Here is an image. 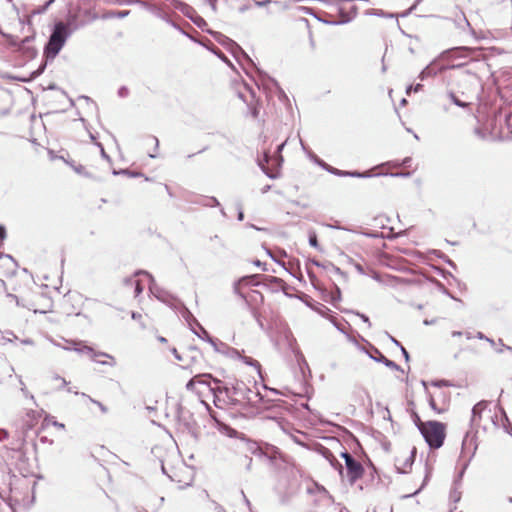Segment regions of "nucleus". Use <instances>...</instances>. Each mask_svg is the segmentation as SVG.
<instances>
[{"mask_svg":"<svg viewBox=\"0 0 512 512\" xmlns=\"http://www.w3.org/2000/svg\"><path fill=\"white\" fill-rule=\"evenodd\" d=\"M8 436H9V433L6 430L0 431V440H5L8 438Z\"/></svg>","mask_w":512,"mask_h":512,"instance_id":"nucleus-22","label":"nucleus"},{"mask_svg":"<svg viewBox=\"0 0 512 512\" xmlns=\"http://www.w3.org/2000/svg\"><path fill=\"white\" fill-rule=\"evenodd\" d=\"M66 38L67 26L63 22L57 23L45 47L46 57L55 58L65 44Z\"/></svg>","mask_w":512,"mask_h":512,"instance_id":"nucleus-5","label":"nucleus"},{"mask_svg":"<svg viewBox=\"0 0 512 512\" xmlns=\"http://www.w3.org/2000/svg\"><path fill=\"white\" fill-rule=\"evenodd\" d=\"M211 2H216V0H210Z\"/></svg>","mask_w":512,"mask_h":512,"instance_id":"nucleus-31","label":"nucleus"},{"mask_svg":"<svg viewBox=\"0 0 512 512\" xmlns=\"http://www.w3.org/2000/svg\"><path fill=\"white\" fill-rule=\"evenodd\" d=\"M429 405L437 414H442L448 410V404L444 403L439 406L433 397L430 398Z\"/></svg>","mask_w":512,"mask_h":512,"instance_id":"nucleus-16","label":"nucleus"},{"mask_svg":"<svg viewBox=\"0 0 512 512\" xmlns=\"http://www.w3.org/2000/svg\"><path fill=\"white\" fill-rule=\"evenodd\" d=\"M62 307L67 315H79L81 312V297L77 294H66L63 298Z\"/></svg>","mask_w":512,"mask_h":512,"instance_id":"nucleus-12","label":"nucleus"},{"mask_svg":"<svg viewBox=\"0 0 512 512\" xmlns=\"http://www.w3.org/2000/svg\"><path fill=\"white\" fill-rule=\"evenodd\" d=\"M486 420H490L491 423L496 426V422L492 416V411L489 409V402L482 400L475 404L472 409L471 423L476 427H483L486 429Z\"/></svg>","mask_w":512,"mask_h":512,"instance_id":"nucleus-6","label":"nucleus"},{"mask_svg":"<svg viewBox=\"0 0 512 512\" xmlns=\"http://www.w3.org/2000/svg\"><path fill=\"white\" fill-rule=\"evenodd\" d=\"M128 286L134 287L135 296H138L143 291V286L140 280L131 278L125 281Z\"/></svg>","mask_w":512,"mask_h":512,"instance_id":"nucleus-15","label":"nucleus"},{"mask_svg":"<svg viewBox=\"0 0 512 512\" xmlns=\"http://www.w3.org/2000/svg\"><path fill=\"white\" fill-rule=\"evenodd\" d=\"M172 480L178 482L181 485H188L189 481L191 480V477H189L187 480H183L179 477L177 472H174L173 475L170 476Z\"/></svg>","mask_w":512,"mask_h":512,"instance_id":"nucleus-17","label":"nucleus"},{"mask_svg":"<svg viewBox=\"0 0 512 512\" xmlns=\"http://www.w3.org/2000/svg\"><path fill=\"white\" fill-rule=\"evenodd\" d=\"M452 336L453 337H462L463 333L462 332H453Z\"/></svg>","mask_w":512,"mask_h":512,"instance_id":"nucleus-24","label":"nucleus"},{"mask_svg":"<svg viewBox=\"0 0 512 512\" xmlns=\"http://www.w3.org/2000/svg\"><path fill=\"white\" fill-rule=\"evenodd\" d=\"M132 318H133V320L139 322V324L142 328H147L152 325V321H151L150 317H148L147 314H143L140 312L133 313Z\"/></svg>","mask_w":512,"mask_h":512,"instance_id":"nucleus-14","label":"nucleus"},{"mask_svg":"<svg viewBox=\"0 0 512 512\" xmlns=\"http://www.w3.org/2000/svg\"><path fill=\"white\" fill-rule=\"evenodd\" d=\"M173 353L175 357L182 362L181 366L183 368H192L195 366L199 360L202 358V353L199 349L191 347L185 349L182 354H178L176 349H173Z\"/></svg>","mask_w":512,"mask_h":512,"instance_id":"nucleus-11","label":"nucleus"},{"mask_svg":"<svg viewBox=\"0 0 512 512\" xmlns=\"http://www.w3.org/2000/svg\"><path fill=\"white\" fill-rule=\"evenodd\" d=\"M303 25H304V27L309 31V25H308V22H307V21H304Z\"/></svg>","mask_w":512,"mask_h":512,"instance_id":"nucleus-27","label":"nucleus"},{"mask_svg":"<svg viewBox=\"0 0 512 512\" xmlns=\"http://www.w3.org/2000/svg\"><path fill=\"white\" fill-rule=\"evenodd\" d=\"M128 14V11H121V12H118V16L120 17H124Z\"/></svg>","mask_w":512,"mask_h":512,"instance_id":"nucleus-25","label":"nucleus"},{"mask_svg":"<svg viewBox=\"0 0 512 512\" xmlns=\"http://www.w3.org/2000/svg\"><path fill=\"white\" fill-rule=\"evenodd\" d=\"M309 243L313 247H317L318 246V240H317V236L315 234L310 236Z\"/></svg>","mask_w":512,"mask_h":512,"instance_id":"nucleus-20","label":"nucleus"},{"mask_svg":"<svg viewBox=\"0 0 512 512\" xmlns=\"http://www.w3.org/2000/svg\"><path fill=\"white\" fill-rule=\"evenodd\" d=\"M6 228L4 225H0V243H2L4 241V239L6 238Z\"/></svg>","mask_w":512,"mask_h":512,"instance_id":"nucleus-19","label":"nucleus"},{"mask_svg":"<svg viewBox=\"0 0 512 512\" xmlns=\"http://www.w3.org/2000/svg\"><path fill=\"white\" fill-rule=\"evenodd\" d=\"M245 362L249 365H252V366H255L256 368H259L260 367V364L258 363V361L250 358V357H245Z\"/></svg>","mask_w":512,"mask_h":512,"instance_id":"nucleus-18","label":"nucleus"},{"mask_svg":"<svg viewBox=\"0 0 512 512\" xmlns=\"http://www.w3.org/2000/svg\"><path fill=\"white\" fill-rule=\"evenodd\" d=\"M252 293H256V294L258 295V297H259L260 301H262V300H263V296H262V294L258 293L257 291H254V290H252Z\"/></svg>","mask_w":512,"mask_h":512,"instance_id":"nucleus-26","label":"nucleus"},{"mask_svg":"<svg viewBox=\"0 0 512 512\" xmlns=\"http://www.w3.org/2000/svg\"><path fill=\"white\" fill-rule=\"evenodd\" d=\"M416 454L415 447H403L397 450L394 456V465L401 473H407L411 470Z\"/></svg>","mask_w":512,"mask_h":512,"instance_id":"nucleus-7","label":"nucleus"},{"mask_svg":"<svg viewBox=\"0 0 512 512\" xmlns=\"http://www.w3.org/2000/svg\"><path fill=\"white\" fill-rule=\"evenodd\" d=\"M52 2H54V0H49L46 6H49Z\"/></svg>","mask_w":512,"mask_h":512,"instance_id":"nucleus-30","label":"nucleus"},{"mask_svg":"<svg viewBox=\"0 0 512 512\" xmlns=\"http://www.w3.org/2000/svg\"><path fill=\"white\" fill-rule=\"evenodd\" d=\"M29 306L35 313H48L52 311L53 300L47 294L38 292L33 294Z\"/></svg>","mask_w":512,"mask_h":512,"instance_id":"nucleus-9","label":"nucleus"},{"mask_svg":"<svg viewBox=\"0 0 512 512\" xmlns=\"http://www.w3.org/2000/svg\"><path fill=\"white\" fill-rule=\"evenodd\" d=\"M271 278L273 279V281H274V282H282V280H281V279H278V278H276V277H271Z\"/></svg>","mask_w":512,"mask_h":512,"instance_id":"nucleus-28","label":"nucleus"},{"mask_svg":"<svg viewBox=\"0 0 512 512\" xmlns=\"http://www.w3.org/2000/svg\"><path fill=\"white\" fill-rule=\"evenodd\" d=\"M156 340L161 345H167L168 344V339L166 337L156 336Z\"/></svg>","mask_w":512,"mask_h":512,"instance_id":"nucleus-21","label":"nucleus"},{"mask_svg":"<svg viewBox=\"0 0 512 512\" xmlns=\"http://www.w3.org/2000/svg\"><path fill=\"white\" fill-rule=\"evenodd\" d=\"M256 276H249V277H243L241 278L238 283L236 284V291L245 299H247L248 297H253L252 295H250V288L252 286H255L258 284V282L256 281Z\"/></svg>","mask_w":512,"mask_h":512,"instance_id":"nucleus-13","label":"nucleus"},{"mask_svg":"<svg viewBox=\"0 0 512 512\" xmlns=\"http://www.w3.org/2000/svg\"><path fill=\"white\" fill-rule=\"evenodd\" d=\"M245 389L242 385L220 386L214 388L213 402L220 409L243 405L246 402Z\"/></svg>","mask_w":512,"mask_h":512,"instance_id":"nucleus-2","label":"nucleus"},{"mask_svg":"<svg viewBox=\"0 0 512 512\" xmlns=\"http://www.w3.org/2000/svg\"><path fill=\"white\" fill-rule=\"evenodd\" d=\"M385 363H386V365H390L391 361L385 359Z\"/></svg>","mask_w":512,"mask_h":512,"instance_id":"nucleus-29","label":"nucleus"},{"mask_svg":"<svg viewBox=\"0 0 512 512\" xmlns=\"http://www.w3.org/2000/svg\"><path fill=\"white\" fill-rule=\"evenodd\" d=\"M220 381L213 379L211 374L199 373L193 376L187 383V391L195 394L199 398H204L209 395L214 397V388Z\"/></svg>","mask_w":512,"mask_h":512,"instance_id":"nucleus-3","label":"nucleus"},{"mask_svg":"<svg viewBox=\"0 0 512 512\" xmlns=\"http://www.w3.org/2000/svg\"><path fill=\"white\" fill-rule=\"evenodd\" d=\"M41 413L34 409L26 410L21 419V432L17 440L12 443L11 449L14 451H22L26 445V435L29 430L33 429L39 422Z\"/></svg>","mask_w":512,"mask_h":512,"instance_id":"nucleus-4","label":"nucleus"},{"mask_svg":"<svg viewBox=\"0 0 512 512\" xmlns=\"http://www.w3.org/2000/svg\"><path fill=\"white\" fill-rule=\"evenodd\" d=\"M341 456L345 460L346 477L351 484H354L357 480L362 478L364 467L359 460L348 452L342 453Z\"/></svg>","mask_w":512,"mask_h":512,"instance_id":"nucleus-8","label":"nucleus"},{"mask_svg":"<svg viewBox=\"0 0 512 512\" xmlns=\"http://www.w3.org/2000/svg\"><path fill=\"white\" fill-rule=\"evenodd\" d=\"M415 424L430 449L443 446L447 436V424L434 420L422 421L418 415L415 416Z\"/></svg>","mask_w":512,"mask_h":512,"instance_id":"nucleus-1","label":"nucleus"},{"mask_svg":"<svg viewBox=\"0 0 512 512\" xmlns=\"http://www.w3.org/2000/svg\"><path fill=\"white\" fill-rule=\"evenodd\" d=\"M282 158L278 156H270L264 153L262 159L259 160V165L267 176L276 178L279 176Z\"/></svg>","mask_w":512,"mask_h":512,"instance_id":"nucleus-10","label":"nucleus"},{"mask_svg":"<svg viewBox=\"0 0 512 512\" xmlns=\"http://www.w3.org/2000/svg\"><path fill=\"white\" fill-rule=\"evenodd\" d=\"M258 113H259V112H258L257 108H256V107H254V108H253V110H252V115H253V117H254V118L258 117Z\"/></svg>","mask_w":512,"mask_h":512,"instance_id":"nucleus-23","label":"nucleus"}]
</instances>
